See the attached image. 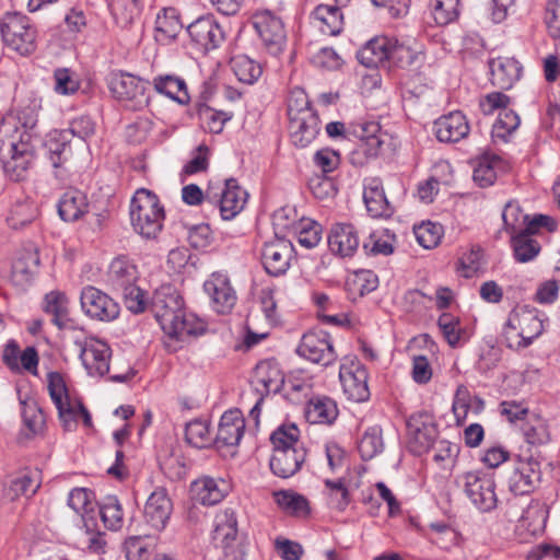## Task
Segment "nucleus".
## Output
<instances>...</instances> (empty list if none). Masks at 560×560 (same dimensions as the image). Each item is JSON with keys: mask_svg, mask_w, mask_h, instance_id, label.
Instances as JSON below:
<instances>
[{"mask_svg": "<svg viewBox=\"0 0 560 560\" xmlns=\"http://www.w3.org/2000/svg\"><path fill=\"white\" fill-rule=\"evenodd\" d=\"M272 455L269 467L279 478H290L300 471L306 458V450L299 441V430L292 424L279 427L270 435Z\"/></svg>", "mask_w": 560, "mask_h": 560, "instance_id": "obj_1", "label": "nucleus"}, {"mask_svg": "<svg viewBox=\"0 0 560 560\" xmlns=\"http://www.w3.org/2000/svg\"><path fill=\"white\" fill-rule=\"evenodd\" d=\"M164 217V209L154 192L145 188L136 191L130 202V220L138 234L145 238L156 237Z\"/></svg>", "mask_w": 560, "mask_h": 560, "instance_id": "obj_2", "label": "nucleus"}, {"mask_svg": "<svg viewBox=\"0 0 560 560\" xmlns=\"http://www.w3.org/2000/svg\"><path fill=\"white\" fill-rule=\"evenodd\" d=\"M0 32L4 44L21 56H30L37 48V30L20 12H7L0 22Z\"/></svg>", "mask_w": 560, "mask_h": 560, "instance_id": "obj_3", "label": "nucleus"}, {"mask_svg": "<svg viewBox=\"0 0 560 560\" xmlns=\"http://www.w3.org/2000/svg\"><path fill=\"white\" fill-rule=\"evenodd\" d=\"M213 539L222 548L223 560H245V538L238 535L237 520L233 511H225L217 517Z\"/></svg>", "mask_w": 560, "mask_h": 560, "instance_id": "obj_4", "label": "nucleus"}, {"mask_svg": "<svg viewBox=\"0 0 560 560\" xmlns=\"http://www.w3.org/2000/svg\"><path fill=\"white\" fill-rule=\"evenodd\" d=\"M150 307L163 331H174L172 323L182 316L184 301L171 284L158 288L151 298Z\"/></svg>", "mask_w": 560, "mask_h": 560, "instance_id": "obj_5", "label": "nucleus"}, {"mask_svg": "<svg viewBox=\"0 0 560 560\" xmlns=\"http://www.w3.org/2000/svg\"><path fill=\"white\" fill-rule=\"evenodd\" d=\"M252 21L268 52L272 56L282 52L287 34L281 18L270 10H259L253 14Z\"/></svg>", "mask_w": 560, "mask_h": 560, "instance_id": "obj_6", "label": "nucleus"}, {"mask_svg": "<svg viewBox=\"0 0 560 560\" xmlns=\"http://www.w3.org/2000/svg\"><path fill=\"white\" fill-rule=\"evenodd\" d=\"M462 479L466 495L479 511L490 512L497 508L495 482L491 476L481 471H469Z\"/></svg>", "mask_w": 560, "mask_h": 560, "instance_id": "obj_7", "label": "nucleus"}, {"mask_svg": "<svg viewBox=\"0 0 560 560\" xmlns=\"http://www.w3.org/2000/svg\"><path fill=\"white\" fill-rule=\"evenodd\" d=\"M296 353L323 366L332 364L337 359L329 334L322 329L305 332L296 348Z\"/></svg>", "mask_w": 560, "mask_h": 560, "instance_id": "obj_8", "label": "nucleus"}, {"mask_svg": "<svg viewBox=\"0 0 560 560\" xmlns=\"http://www.w3.org/2000/svg\"><path fill=\"white\" fill-rule=\"evenodd\" d=\"M47 381L49 396L58 410L63 429L74 430L79 419L78 401L70 400L65 380L59 372H49Z\"/></svg>", "mask_w": 560, "mask_h": 560, "instance_id": "obj_9", "label": "nucleus"}, {"mask_svg": "<svg viewBox=\"0 0 560 560\" xmlns=\"http://www.w3.org/2000/svg\"><path fill=\"white\" fill-rule=\"evenodd\" d=\"M347 139H357V149L352 158L363 154L365 160L376 158L380 154L384 140L381 135V126L375 121H353L347 127Z\"/></svg>", "mask_w": 560, "mask_h": 560, "instance_id": "obj_10", "label": "nucleus"}, {"mask_svg": "<svg viewBox=\"0 0 560 560\" xmlns=\"http://www.w3.org/2000/svg\"><path fill=\"white\" fill-rule=\"evenodd\" d=\"M83 313L92 319L112 322L119 316V304L100 289L88 285L80 294Z\"/></svg>", "mask_w": 560, "mask_h": 560, "instance_id": "obj_11", "label": "nucleus"}, {"mask_svg": "<svg viewBox=\"0 0 560 560\" xmlns=\"http://www.w3.org/2000/svg\"><path fill=\"white\" fill-rule=\"evenodd\" d=\"M248 194L235 178H228L224 188L220 192H213L209 187L206 191V199L214 206H219L223 220H231L238 214L247 200Z\"/></svg>", "mask_w": 560, "mask_h": 560, "instance_id": "obj_12", "label": "nucleus"}, {"mask_svg": "<svg viewBox=\"0 0 560 560\" xmlns=\"http://www.w3.org/2000/svg\"><path fill=\"white\" fill-rule=\"evenodd\" d=\"M339 378L348 399L362 402L369 399L368 371L358 360L342 363L339 370Z\"/></svg>", "mask_w": 560, "mask_h": 560, "instance_id": "obj_13", "label": "nucleus"}, {"mask_svg": "<svg viewBox=\"0 0 560 560\" xmlns=\"http://www.w3.org/2000/svg\"><path fill=\"white\" fill-rule=\"evenodd\" d=\"M30 139L31 136L24 133L21 136L20 141L11 143L10 158L4 162L3 168L8 177L13 182L23 180L34 161L35 149Z\"/></svg>", "mask_w": 560, "mask_h": 560, "instance_id": "obj_14", "label": "nucleus"}, {"mask_svg": "<svg viewBox=\"0 0 560 560\" xmlns=\"http://www.w3.org/2000/svg\"><path fill=\"white\" fill-rule=\"evenodd\" d=\"M509 330H517L520 348H526L537 338L544 330L542 322L538 318L535 310L522 307L514 310L505 324V334Z\"/></svg>", "mask_w": 560, "mask_h": 560, "instance_id": "obj_15", "label": "nucleus"}, {"mask_svg": "<svg viewBox=\"0 0 560 560\" xmlns=\"http://www.w3.org/2000/svg\"><path fill=\"white\" fill-rule=\"evenodd\" d=\"M173 512V502L164 487H156L149 495L143 511L147 525L156 532L165 528Z\"/></svg>", "mask_w": 560, "mask_h": 560, "instance_id": "obj_16", "label": "nucleus"}, {"mask_svg": "<svg viewBox=\"0 0 560 560\" xmlns=\"http://www.w3.org/2000/svg\"><path fill=\"white\" fill-rule=\"evenodd\" d=\"M191 40L205 51L217 49L225 39V34L212 15L197 19L187 26Z\"/></svg>", "mask_w": 560, "mask_h": 560, "instance_id": "obj_17", "label": "nucleus"}, {"mask_svg": "<svg viewBox=\"0 0 560 560\" xmlns=\"http://www.w3.org/2000/svg\"><path fill=\"white\" fill-rule=\"evenodd\" d=\"M80 346V359L91 376H104L109 371L110 348L103 341L90 339Z\"/></svg>", "mask_w": 560, "mask_h": 560, "instance_id": "obj_18", "label": "nucleus"}, {"mask_svg": "<svg viewBox=\"0 0 560 560\" xmlns=\"http://www.w3.org/2000/svg\"><path fill=\"white\" fill-rule=\"evenodd\" d=\"M109 89L119 101L130 102L132 109L141 108L148 104V97L144 94V82L131 74L113 77Z\"/></svg>", "mask_w": 560, "mask_h": 560, "instance_id": "obj_19", "label": "nucleus"}, {"mask_svg": "<svg viewBox=\"0 0 560 560\" xmlns=\"http://www.w3.org/2000/svg\"><path fill=\"white\" fill-rule=\"evenodd\" d=\"M293 247L290 242L276 240L266 243L261 250L264 268L270 276H281L290 267Z\"/></svg>", "mask_w": 560, "mask_h": 560, "instance_id": "obj_20", "label": "nucleus"}, {"mask_svg": "<svg viewBox=\"0 0 560 560\" xmlns=\"http://www.w3.org/2000/svg\"><path fill=\"white\" fill-rule=\"evenodd\" d=\"M363 200L372 218H389L394 213V208L385 195L383 182L378 177L364 180Z\"/></svg>", "mask_w": 560, "mask_h": 560, "instance_id": "obj_21", "label": "nucleus"}, {"mask_svg": "<svg viewBox=\"0 0 560 560\" xmlns=\"http://www.w3.org/2000/svg\"><path fill=\"white\" fill-rule=\"evenodd\" d=\"M245 430V420L240 410L225 411L219 422L218 432L213 443L218 448L236 446Z\"/></svg>", "mask_w": 560, "mask_h": 560, "instance_id": "obj_22", "label": "nucleus"}, {"mask_svg": "<svg viewBox=\"0 0 560 560\" xmlns=\"http://www.w3.org/2000/svg\"><path fill=\"white\" fill-rule=\"evenodd\" d=\"M393 39L386 36H377L369 40L357 54L359 62L366 68H389Z\"/></svg>", "mask_w": 560, "mask_h": 560, "instance_id": "obj_23", "label": "nucleus"}, {"mask_svg": "<svg viewBox=\"0 0 560 560\" xmlns=\"http://www.w3.org/2000/svg\"><path fill=\"white\" fill-rule=\"evenodd\" d=\"M203 289L211 299L213 307L218 313H229L235 305V292L224 276L212 275V277L205 282Z\"/></svg>", "mask_w": 560, "mask_h": 560, "instance_id": "obj_24", "label": "nucleus"}, {"mask_svg": "<svg viewBox=\"0 0 560 560\" xmlns=\"http://www.w3.org/2000/svg\"><path fill=\"white\" fill-rule=\"evenodd\" d=\"M538 464L520 460L508 479L509 489L515 495L530 493L540 480Z\"/></svg>", "mask_w": 560, "mask_h": 560, "instance_id": "obj_25", "label": "nucleus"}, {"mask_svg": "<svg viewBox=\"0 0 560 560\" xmlns=\"http://www.w3.org/2000/svg\"><path fill=\"white\" fill-rule=\"evenodd\" d=\"M489 68L491 83L501 90L511 89L522 74V66L513 57L492 58Z\"/></svg>", "mask_w": 560, "mask_h": 560, "instance_id": "obj_26", "label": "nucleus"}, {"mask_svg": "<svg viewBox=\"0 0 560 560\" xmlns=\"http://www.w3.org/2000/svg\"><path fill=\"white\" fill-rule=\"evenodd\" d=\"M419 417H410L407 422L410 451L417 455L428 452L435 443L436 428Z\"/></svg>", "mask_w": 560, "mask_h": 560, "instance_id": "obj_27", "label": "nucleus"}, {"mask_svg": "<svg viewBox=\"0 0 560 560\" xmlns=\"http://www.w3.org/2000/svg\"><path fill=\"white\" fill-rule=\"evenodd\" d=\"M230 491V483L221 478L201 477L191 485L196 501L203 505H214L221 502Z\"/></svg>", "mask_w": 560, "mask_h": 560, "instance_id": "obj_28", "label": "nucleus"}, {"mask_svg": "<svg viewBox=\"0 0 560 560\" xmlns=\"http://www.w3.org/2000/svg\"><path fill=\"white\" fill-rule=\"evenodd\" d=\"M434 132L441 142H457L468 135L469 126L463 113L452 112L435 120Z\"/></svg>", "mask_w": 560, "mask_h": 560, "instance_id": "obj_29", "label": "nucleus"}, {"mask_svg": "<svg viewBox=\"0 0 560 560\" xmlns=\"http://www.w3.org/2000/svg\"><path fill=\"white\" fill-rule=\"evenodd\" d=\"M360 244L358 232L352 224L338 223L328 236L330 250L340 257H351Z\"/></svg>", "mask_w": 560, "mask_h": 560, "instance_id": "obj_30", "label": "nucleus"}, {"mask_svg": "<svg viewBox=\"0 0 560 560\" xmlns=\"http://www.w3.org/2000/svg\"><path fill=\"white\" fill-rule=\"evenodd\" d=\"M319 124L320 121L316 113H306V116L289 119V129L293 144L299 148H305L312 143L320 130Z\"/></svg>", "mask_w": 560, "mask_h": 560, "instance_id": "obj_31", "label": "nucleus"}, {"mask_svg": "<svg viewBox=\"0 0 560 560\" xmlns=\"http://www.w3.org/2000/svg\"><path fill=\"white\" fill-rule=\"evenodd\" d=\"M44 312L51 316V322L59 329H70L74 327V322L70 317L69 300L60 291H51L45 295Z\"/></svg>", "mask_w": 560, "mask_h": 560, "instance_id": "obj_32", "label": "nucleus"}, {"mask_svg": "<svg viewBox=\"0 0 560 560\" xmlns=\"http://www.w3.org/2000/svg\"><path fill=\"white\" fill-rule=\"evenodd\" d=\"M138 280L137 267L127 257L115 258L108 270V281L117 292L136 287Z\"/></svg>", "mask_w": 560, "mask_h": 560, "instance_id": "obj_33", "label": "nucleus"}, {"mask_svg": "<svg viewBox=\"0 0 560 560\" xmlns=\"http://www.w3.org/2000/svg\"><path fill=\"white\" fill-rule=\"evenodd\" d=\"M337 404L327 396H317L310 399L305 416L311 423L331 424L338 417Z\"/></svg>", "mask_w": 560, "mask_h": 560, "instance_id": "obj_34", "label": "nucleus"}, {"mask_svg": "<svg viewBox=\"0 0 560 560\" xmlns=\"http://www.w3.org/2000/svg\"><path fill=\"white\" fill-rule=\"evenodd\" d=\"M312 16L318 30L329 36H336L342 31L343 16L336 5L319 4L315 8Z\"/></svg>", "mask_w": 560, "mask_h": 560, "instance_id": "obj_35", "label": "nucleus"}, {"mask_svg": "<svg viewBox=\"0 0 560 560\" xmlns=\"http://www.w3.org/2000/svg\"><path fill=\"white\" fill-rule=\"evenodd\" d=\"M39 266L37 252H23L12 265L11 278L15 285L25 287L34 278Z\"/></svg>", "mask_w": 560, "mask_h": 560, "instance_id": "obj_36", "label": "nucleus"}, {"mask_svg": "<svg viewBox=\"0 0 560 560\" xmlns=\"http://www.w3.org/2000/svg\"><path fill=\"white\" fill-rule=\"evenodd\" d=\"M86 197L77 189L67 190L58 202V213L66 222L79 220L88 211Z\"/></svg>", "mask_w": 560, "mask_h": 560, "instance_id": "obj_37", "label": "nucleus"}, {"mask_svg": "<svg viewBox=\"0 0 560 560\" xmlns=\"http://www.w3.org/2000/svg\"><path fill=\"white\" fill-rule=\"evenodd\" d=\"M70 136L71 131L65 130L56 133L47 142L49 160L55 168L65 166L73 156Z\"/></svg>", "mask_w": 560, "mask_h": 560, "instance_id": "obj_38", "label": "nucleus"}, {"mask_svg": "<svg viewBox=\"0 0 560 560\" xmlns=\"http://www.w3.org/2000/svg\"><path fill=\"white\" fill-rule=\"evenodd\" d=\"M276 503L287 513L305 517L310 514L308 501L302 494L292 490H279L273 492Z\"/></svg>", "mask_w": 560, "mask_h": 560, "instance_id": "obj_39", "label": "nucleus"}, {"mask_svg": "<svg viewBox=\"0 0 560 560\" xmlns=\"http://www.w3.org/2000/svg\"><path fill=\"white\" fill-rule=\"evenodd\" d=\"M153 85L159 93L168 96L179 104H185L189 100L186 83L178 77L159 75L153 79Z\"/></svg>", "mask_w": 560, "mask_h": 560, "instance_id": "obj_40", "label": "nucleus"}, {"mask_svg": "<svg viewBox=\"0 0 560 560\" xmlns=\"http://www.w3.org/2000/svg\"><path fill=\"white\" fill-rule=\"evenodd\" d=\"M231 68L240 82L255 83L262 73L261 66L245 55H238L231 59Z\"/></svg>", "mask_w": 560, "mask_h": 560, "instance_id": "obj_41", "label": "nucleus"}, {"mask_svg": "<svg viewBox=\"0 0 560 560\" xmlns=\"http://www.w3.org/2000/svg\"><path fill=\"white\" fill-rule=\"evenodd\" d=\"M501 159L495 155H483L478 160L472 174V178L478 186L485 188L494 184L497 170L501 165Z\"/></svg>", "mask_w": 560, "mask_h": 560, "instance_id": "obj_42", "label": "nucleus"}, {"mask_svg": "<svg viewBox=\"0 0 560 560\" xmlns=\"http://www.w3.org/2000/svg\"><path fill=\"white\" fill-rule=\"evenodd\" d=\"M423 59V55L412 48L399 44L397 39H393L392 50L389 55V66L394 65L398 68L417 69Z\"/></svg>", "mask_w": 560, "mask_h": 560, "instance_id": "obj_43", "label": "nucleus"}, {"mask_svg": "<svg viewBox=\"0 0 560 560\" xmlns=\"http://www.w3.org/2000/svg\"><path fill=\"white\" fill-rule=\"evenodd\" d=\"M527 233L520 231L512 236V246L514 257L518 262L533 260L540 252V245L537 241L529 237Z\"/></svg>", "mask_w": 560, "mask_h": 560, "instance_id": "obj_44", "label": "nucleus"}, {"mask_svg": "<svg viewBox=\"0 0 560 560\" xmlns=\"http://www.w3.org/2000/svg\"><path fill=\"white\" fill-rule=\"evenodd\" d=\"M124 550L127 560H151L155 545L142 536H131L125 540Z\"/></svg>", "mask_w": 560, "mask_h": 560, "instance_id": "obj_45", "label": "nucleus"}, {"mask_svg": "<svg viewBox=\"0 0 560 560\" xmlns=\"http://www.w3.org/2000/svg\"><path fill=\"white\" fill-rule=\"evenodd\" d=\"M185 439L188 444L197 448H203L213 443L209 424L201 419H195L186 424Z\"/></svg>", "mask_w": 560, "mask_h": 560, "instance_id": "obj_46", "label": "nucleus"}, {"mask_svg": "<svg viewBox=\"0 0 560 560\" xmlns=\"http://www.w3.org/2000/svg\"><path fill=\"white\" fill-rule=\"evenodd\" d=\"M36 217V206L30 200H23L12 206L7 221L12 229H21L33 222Z\"/></svg>", "mask_w": 560, "mask_h": 560, "instance_id": "obj_47", "label": "nucleus"}, {"mask_svg": "<svg viewBox=\"0 0 560 560\" xmlns=\"http://www.w3.org/2000/svg\"><path fill=\"white\" fill-rule=\"evenodd\" d=\"M172 325L174 331H164L170 337L176 339H184L185 336H198L205 332V325L198 320L194 315H186L185 311L179 318H176Z\"/></svg>", "mask_w": 560, "mask_h": 560, "instance_id": "obj_48", "label": "nucleus"}, {"mask_svg": "<svg viewBox=\"0 0 560 560\" xmlns=\"http://www.w3.org/2000/svg\"><path fill=\"white\" fill-rule=\"evenodd\" d=\"M520 126V117L512 109H501L492 126V138L506 142L508 137Z\"/></svg>", "mask_w": 560, "mask_h": 560, "instance_id": "obj_49", "label": "nucleus"}, {"mask_svg": "<svg viewBox=\"0 0 560 560\" xmlns=\"http://www.w3.org/2000/svg\"><path fill=\"white\" fill-rule=\"evenodd\" d=\"M358 450L363 460L375 457L383 450V440L381 429L377 427L369 428L358 444Z\"/></svg>", "mask_w": 560, "mask_h": 560, "instance_id": "obj_50", "label": "nucleus"}, {"mask_svg": "<svg viewBox=\"0 0 560 560\" xmlns=\"http://www.w3.org/2000/svg\"><path fill=\"white\" fill-rule=\"evenodd\" d=\"M413 232L419 245L425 249L438 246L444 233L441 224L431 221L415 226Z\"/></svg>", "mask_w": 560, "mask_h": 560, "instance_id": "obj_51", "label": "nucleus"}, {"mask_svg": "<svg viewBox=\"0 0 560 560\" xmlns=\"http://www.w3.org/2000/svg\"><path fill=\"white\" fill-rule=\"evenodd\" d=\"M100 515L105 527L109 529L119 528L122 522V509L118 499L114 495L106 497L100 506Z\"/></svg>", "mask_w": 560, "mask_h": 560, "instance_id": "obj_52", "label": "nucleus"}, {"mask_svg": "<svg viewBox=\"0 0 560 560\" xmlns=\"http://www.w3.org/2000/svg\"><path fill=\"white\" fill-rule=\"evenodd\" d=\"M40 487L37 471H23L11 481V490L15 495L32 497Z\"/></svg>", "mask_w": 560, "mask_h": 560, "instance_id": "obj_53", "label": "nucleus"}, {"mask_svg": "<svg viewBox=\"0 0 560 560\" xmlns=\"http://www.w3.org/2000/svg\"><path fill=\"white\" fill-rule=\"evenodd\" d=\"M155 24L156 31L171 39H174L183 28L177 12L173 8L164 9L163 14L158 15Z\"/></svg>", "mask_w": 560, "mask_h": 560, "instance_id": "obj_54", "label": "nucleus"}, {"mask_svg": "<svg viewBox=\"0 0 560 560\" xmlns=\"http://www.w3.org/2000/svg\"><path fill=\"white\" fill-rule=\"evenodd\" d=\"M23 422L30 432L35 435L43 431L45 417L42 409L35 401H23Z\"/></svg>", "mask_w": 560, "mask_h": 560, "instance_id": "obj_55", "label": "nucleus"}, {"mask_svg": "<svg viewBox=\"0 0 560 560\" xmlns=\"http://www.w3.org/2000/svg\"><path fill=\"white\" fill-rule=\"evenodd\" d=\"M92 492L85 488H75L69 493L68 504L71 509H73L78 514H81L84 525L89 528V524L86 521V515L93 511L92 501H91Z\"/></svg>", "mask_w": 560, "mask_h": 560, "instance_id": "obj_56", "label": "nucleus"}, {"mask_svg": "<svg viewBox=\"0 0 560 560\" xmlns=\"http://www.w3.org/2000/svg\"><path fill=\"white\" fill-rule=\"evenodd\" d=\"M306 113H316L311 106L307 94L301 89L293 90L288 98L289 119L306 116Z\"/></svg>", "mask_w": 560, "mask_h": 560, "instance_id": "obj_57", "label": "nucleus"}, {"mask_svg": "<svg viewBox=\"0 0 560 560\" xmlns=\"http://www.w3.org/2000/svg\"><path fill=\"white\" fill-rule=\"evenodd\" d=\"M199 115L205 128L212 133H220L225 122L233 117L232 113L215 110L208 106L200 109Z\"/></svg>", "mask_w": 560, "mask_h": 560, "instance_id": "obj_58", "label": "nucleus"}, {"mask_svg": "<svg viewBox=\"0 0 560 560\" xmlns=\"http://www.w3.org/2000/svg\"><path fill=\"white\" fill-rule=\"evenodd\" d=\"M502 220L506 230L516 232L523 230L522 226L525 228L528 214L523 212L516 201H509L503 209Z\"/></svg>", "mask_w": 560, "mask_h": 560, "instance_id": "obj_59", "label": "nucleus"}, {"mask_svg": "<svg viewBox=\"0 0 560 560\" xmlns=\"http://www.w3.org/2000/svg\"><path fill=\"white\" fill-rule=\"evenodd\" d=\"M325 486L329 490V503L335 509L343 511L350 503V493L345 481L326 479Z\"/></svg>", "mask_w": 560, "mask_h": 560, "instance_id": "obj_60", "label": "nucleus"}, {"mask_svg": "<svg viewBox=\"0 0 560 560\" xmlns=\"http://www.w3.org/2000/svg\"><path fill=\"white\" fill-rule=\"evenodd\" d=\"M308 188L313 196L319 200H326L332 198L337 188L331 179V177L327 175H314L308 179Z\"/></svg>", "mask_w": 560, "mask_h": 560, "instance_id": "obj_61", "label": "nucleus"}, {"mask_svg": "<svg viewBox=\"0 0 560 560\" xmlns=\"http://www.w3.org/2000/svg\"><path fill=\"white\" fill-rule=\"evenodd\" d=\"M438 326L447 343L455 348L460 339L459 318L450 313H443L438 319Z\"/></svg>", "mask_w": 560, "mask_h": 560, "instance_id": "obj_62", "label": "nucleus"}, {"mask_svg": "<svg viewBox=\"0 0 560 560\" xmlns=\"http://www.w3.org/2000/svg\"><path fill=\"white\" fill-rule=\"evenodd\" d=\"M459 0H434L433 16L438 24L446 25L458 15Z\"/></svg>", "mask_w": 560, "mask_h": 560, "instance_id": "obj_63", "label": "nucleus"}, {"mask_svg": "<svg viewBox=\"0 0 560 560\" xmlns=\"http://www.w3.org/2000/svg\"><path fill=\"white\" fill-rule=\"evenodd\" d=\"M351 290L361 296L373 292L378 285L377 276L371 270H360L354 273L353 279L348 282Z\"/></svg>", "mask_w": 560, "mask_h": 560, "instance_id": "obj_64", "label": "nucleus"}]
</instances>
